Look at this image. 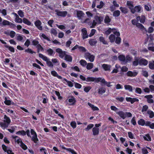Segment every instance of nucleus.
<instances>
[{"instance_id":"1","label":"nucleus","mask_w":154,"mask_h":154,"mask_svg":"<svg viewBox=\"0 0 154 154\" xmlns=\"http://www.w3.org/2000/svg\"><path fill=\"white\" fill-rule=\"evenodd\" d=\"M56 52L59 53V57L61 58H63V57H65L67 52L66 51H63L60 48H57L56 49Z\"/></svg>"},{"instance_id":"2","label":"nucleus","mask_w":154,"mask_h":154,"mask_svg":"<svg viewBox=\"0 0 154 154\" xmlns=\"http://www.w3.org/2000/svg\"><path fill=\"white\" fill-rule=\"evenodd\" d=\"M55 12L57 16L63 17H66L68 13L67 11H60L57 10H56Z\"/></svg>"},{"instance_id":"3","label":"nucleus","mask_w":154,"mask_h":154,"mask_svg":"<svg viewBox=\"0 0 154 154\" xmlns=\"http://www.w3.org/2000/svg\"><path fill=\"white\" fill-rule=\"evenodd\" d=\"M125 99L127 101L130 102L131 104H133L136 102H138L139 101V99L137 98H132L128 97H126L125 98Z\"/></svg>"},{"instance_id":"4","label":"nucleus","mask_w":154,"mask_h":154,"mask_svg":"<svg viewBox=\"0 0 154 154\" xmlns=\"http://www.w3.org/2000/svg\"><path fill=\"white\" fill-rule=\"evenodd\" d=\"M148 63V61L144 58H139V64L140 66H146Z\"/></svg>"},{"instance_id":"5","label":"nucleus","mask_w":154,"mask_h":154,"mask_svg":"<svg viewBox=\"0 0 154 154\" xmlns=\"http://www.w3.org/2000/svg\"><path fill=\"white\" fill-rule=\"evenodd\" d=\"M82 38L83 39L88 38V35L87 34V31L86 29L84 28L82 29Z\"/></svg>"},{"instance_id":"6","label":"nucleus","mask_w":154,"mask_h":154,"mask_svg":"<svg viewBox=\"0 0 154 154\" xmlns=\"http://www.w3.org/2000/svg\"><path fill=\"white\" fill-rule=\"evenodd\" d=\"M42 23L39 20H37L35 22V25L37 28L39 30L42 29V26H41Z\"/></svg>"},{"instance_id":"7","label":"nucleus","mask_w":154,"mask_h":154,"mask_svg":"<svg viewBox=\"0 0 154 154\" xmlns=\"http://www.w3.org/2000/svg\"><path fill=\"white\" fill-rule=\"evenodd\" d=\"M76 14L78 19H82V17L84 16L85 14L82 11L78 10L77 11Z\"/></svg>"},{"instance_id":"8","label":"nucleus","mask_w":154,"mask_h":154,"mask_svg":"<svg viewBox=\"0 0 154 154\" xmlns=\"http://www.w3.org/2000/svg\"><path fill=\"white\" fill-rule=\"evenodd\" d=\"M142 8L140 6H135L133 10H131V12L133 13H134L135 12H139L141 9Z\"/></svg>"},{"instance_id":"9","label":"nucleus","mask_w":154,"mask_h":154,"mask_svg":"<svg viewBox=\"0 0 154 154\" xmlns=\"http://www.w3.org/2000/svg\"><path fill=\"white\" fill-rule=\"evenodd\" d=\"M127 75L128 76L134 77L137 74V72L135 71L133 72L131 71H128L127 73Z\"/></svg>"},{"instance_id":"10","label":"nucleus","mask_w":154,"mask_h":154,"mask_svg":"<svg viewBox=\"0 0 154 154\" xmlns=\"http://www.w3.org/2000/svg\"><path fill=\"white\" fill-rule=\"evenodd\" d=\"M137 19L138 21L140 22L141 23H144L145 22V18L144 16H138L137 17Z\"/></svg>"},{"instance_id":"11","label":"nucleus","mask_w":154,"mask_h":154,"mask_svg":"<svg viewBox=\"0 0 154 154\" xmlns=\"http://www.w3.org/2000/svg\"><path fill=\"white\" fill-rule=\"evenodd\" d=\"M144 97L147 99V101L149 103H152L153 102V100L152 99L153 97L152 95H147L145 96Z\"/></svg>"},{"instance_id":"12","label":"nucleus","mask_w":154,"mask_h":154,"mask_svg":"<svg viewBox=\"0 0 154 154\" xmlns=\"http://www.w3.org/2000/svg\"><path fill=\"white\" fill-rule=\"evenodd\" d=\"M64 60L66 61L72 62V57L70 55L66 54L64 57Z\"/></svg>"},{"instance_id":"13","label":"nucleus","mask_w":154,"mask_h":154,"mask_svg":"<svg viewBox=\"0 0 154 154\" xmlns=\"http://www.w3.org/2000/svg\"><path fill=\"white\" fill-rule=\"evenodd\" d=\"M133 60V57L132 56L129 55L126 56L125 57V63H129L132 61Z\"/></svg>"},{"instance_id":"14","label":"nucleus","mask_w":154,"mask_h":154,"mask_svg":"<svg viewBox=\"0 0 154 154\" xmlns=\"http://www.w3.org/2000/svg\"><path fill=\"white\" fill-rule=\"evenodd\" d=\"M117 114L118 115L123 119H125L126 117L125 112L122 111H119L118 112H117Z\"/></svg>"},{"instance_id":"15","label":"nucleus","mask_w":154,"mask_h":154,"mask_svg":"<svg viewBox=\"0 0 154 154\" xmlns=\"http://www.w3.org/2000/svg\"><path fill=\"white\" fill-rule=\"evenodd\" d=\"M4 122L8 125H10L11 121L10 118L7 116L6 115H5L4 116Z\"/></svg>"},{"instance_id":"16","label":"nucleus","mask_w":154,"mask_h":154,"mask_svg":"<svg viewBox=\"0 0 154 154\" xmlns=\"http://www.w3.org/2000/svg\"><path fill=\"white\" fill-rule=\"evenodd\" d=\"M62 148L63 149L66 150L71 152L72 154H77L74 150L70 148H67L63 146Z\"/></svg>"},{"instance_id":"17","label":"nucleus","mask_w":154,"mask_h":154,"mask_svg":"<svg viewBox=\"0 0 154 154\" xmlns=\"http://www.w3.org/2000/svg\"><path fill=\"white\" fill-rule=\"evenodd\" d=\"M124 88L125 90L128 91L130 92H132L133 91L132 87L129 85H124Z\"/></svg>"},{"instance_id":"18","label":"nucleus","mask_w":154,"mask_h":154,"mask_svg":"<svg viewBox=\"0 0 154 154\" xmlns=\"http://www.w3.org/2000/svg\"><path fill=\"white\" fill-rule=\"evenodd\" d=\"M119 60L124 63H125V56L123 54H121L118 56Z\"/></svg>"},{"instance_id":"19","label":"nucleus","mask_w":154,"mask_h":154,"mask_svg":"<svg viewBox=\"0 0 154 154\" xmlns=\"http://www.w3.org/2000/svg\"><path fill=\"white\" fill-rule=\"evenodd\" d=\"M68 101L69 103H71L70 104V105H75L76 102L75 98L73 96H72L71 98L69 99Z\"/></svg>"},{"instance_id":"20","label":"nucleus","mask_w":154,"mask_h":154,"mask_svg":"<svg viewBox=\"0 0 154 154\" xmlns=\"http://www.w3.org/2000/svg\"><path fill=\"white\" fill-rule=\"evenodd\" d=\"M96 81V78L92 77H89L86 78V82H93Z\"/></svg>"},{"instance_id":"21","label":"nucleus","mask_w":154,"mask_h":154,"mask_svg":"<svg viewBox=\"0 0 154 154\" xmlns=\"http://www.w3.org/2000/svg\"><path fill=\"white\" fill-rule=\"evenodd\" d=\"M31 140L33 141V142L35 143H38V142L39 140L37 137V134H35L34 136H33L31 138Z\"/></svg>"},{"instance_id":"22","label":"nucleus","mask_w":154,"mask_h":154,"mask_svg":"<svg viewBox=\"0 0 154 154\" xmlns=\"http://www.w3.org/2000/svg\"><path fill=\"white\" fill-rule=\"evenodd\" d=\"M39 57L40 58H41L43 60L47 62V61L49 60V58H48L47 57L43 55V54L39 53Z\"/></svg>"},{"instance_id":"23","label":"nucleus","mask_w":154,"mask_h":154,"mask_svg":"<svg viewBox=\"0 0 154 154\" xmlns=\"http://www.w3.org/2000/svg\"><path fill=\"white\" fill-rule=\"evenodd\" d=\"M88 24L91 28H93L96 25V22L95 20H94L93 22L91 21L89 22Z\"/></svg>"},{"instance_id":"24","label":"nucleus","mask_w":154,"mask_h":154,"mask_svg":"<svg viewBox=\"0 0 154 154\" xmlns=\"http://www.w3.org/2000/svg\"><path fill=\"white\" fill-rule=\"evenodd\" d=\"M127 4L129 8L130 9L131 12V10H133L134 8V6L133 5V3L131 2L127 1Z\"/></svg>"},{"instance_id":"25","label":"nucleus","mask_w":154,"mask_h":154,"mask_svg":"<svg viewBox=\"0 0 154 154\" xmlns=\"http://www.w3.org/2000/svg\"><path fill=\"white\" fill-rule=\"evenodd\" d=\"M139 64V59L137 57H134V61L133 62V65L134 66H137Z\"/></svg>"},{"instance_id":"26","label":"nucleus","mask_w":154,"mask_h":154,"mask_svg":"<svg viewBox=\"0 0 154 154\" xmlns=\"http://www.w3.org/2000/svg\"><path fill=\"white\" fill-rule=\"evenodd\" d=\"M137 123L139 125L142 126H144L145 124V121L143 119H141L138 120L137 122Z\"/></svg>"},{"instance_id":"27","label":"nucleus","mask_w":154,"mask_h":154,"mask_svg":"<svg viewBox=\"0 0 154 154\" xmlns=\"http://www.w3.org/2000/svg\"><path fill=\"white\" fill-rule=\"evenodd\" d=\"M48 52V54L50 56H52L53 54H55V53L54 52L53 50L51 48H49L46 51Z\"/></svg>"},{"instance_id":"28","label":"nucleus","mask_w":154,"mask_h":154,"mask_svg":"<svg viewBox=\"0 0 154 154\" xmlns=\"http://www.w3.org/2000/svg\"><path fill=\"white\" fill-rule=\"evenodd\" d=\"M102 66L103 69L106 71L109 70L111 67L110 65L106 64H103Z\"/></svg>"},{"instance_id":"29","label":"nucleus","mask_w":154,"mask_h":154,"mask_svg":"<svg viewBox=\"0 0 154 154\" xmlns=\"http://www.w3.org/2000/svg\"><path fill=\"white\" fill-rule=\"evenodd\" d=\"M63 80L67 83V85L69 87H72L73 86V83L71 81L67 80L65 78H64Z\"/></svg>"},{"instance_id":"30","label":"nucleus","mask_w":154,"mask_h":154,"mask_svg":"<svg viewBox=\"0 0 154 154\" xmlns=\"http://www.w3.org/2000/svg\"><path fill=\"white\" fill-rule=\"evenodd\" d=\"M89 43L91 45H94L96 44V40L94 39H91L89 41Z\"/></svg>"},{"instance_id":"31","label":"nucleus","mask_w":154,"mask_h":154,"mask_svg":"<svg viewBox=\"0 0 154 154\" xmlns=\"http://www.w3.org/2000/svg\"><path fill=\"white\" fill-rule=\"evenodd\" d=\"M116 37L113 34L110 35L109 37V39L111 42H113L115 41Z\"/></svg>"},{"instance_id":"32","label":"nucleus","mask_w":154,"mask_h":154,"mask_svg":"<svg viewBox=\"0 0 154 154\" xmlns=\"http://www.w3.org/2000/svg\"><path fill=\"white\" fill-rule=\"evenodd\" d=\"M148 49L149 50L154 51V44L153 43L149 44L148 45Z\"/></svg>"},{"instance_id":"33","label":"nucleus","mask_w":154,"mask_h":154,"mask_svg":"<svg viewBox=\"0 0 154 154\" xmlns=\"http://www.w3.org/2000/svg\"><path fill=\"white\" fill-rule=\"evenodd\" d=\"M112 32L115 35L117 36H119L120 35V34L119 32L116 29H112Z\"/></svg>"},{"instance_id":"34","label":"nucleus","mask_w":154,"mask_h":154,"mask_svg":"<svg viewBox=\"0 0 154 154\" xmlns=\"http://www.w3.org/2000/svg\"><path fill=\"white\" fill-rule=\"evenodd\" d=\"M36 48L37 49V52L39 53L40 51H44V48L43 47L41 46V45L39 44L36 46Z\"/></svg>"},{"instance_id":"35","label":"nucleus","mask_w":154,"mask_h":154,"mask_svg":"<svg viewBox=\"0 0 154 154\" xmlns=\"http://www.w3.org/2000/svg\"><path fill=\"white\" fill-rule=\"evenodd\" d=\"M103 17L99 16L97 15V23H100L103 21Z\"/></svg>"},{"instance_id":"36","label":"nucleus","mask_w":154,"mask_h":154,"mask_svg":"<svg viewBox=\"0 0 154 154\" xmlns=\"http://www.w3.org/2000/svg\"><path fill=\"white\" fill-rule=\"evenodd\" d=\"M23 22L24 23L28 25H30L31 24V23L30 21L26 18H23Z\"/></svg>"},{"instance_id":"37","label":"nucleus","mask_w":154,"mask_h":154,"mask_svg":"<svg viewBox=\"0 0 154 154\" xmlns=\"http://www.w3.org/2000/svg\"><path fill=\"white\" fill-rule=\"evenodd\" d=\"M5 47L6 48H8L9 50L12 53H14L15 52L14 49L12 47L8 45H5Z\"/></svg>"},{"instance_id":"38","label":"nucleus","mask_w":154,"mask_h":154,"mask_svg":"<svg viewBox=\"0 0 154 154\" xmlns=\"http://www.w3.org/2000/svg\"><path fill=\"white\" fill-rule=\"evenodd\" d=\"M17 135H21L22 136H25L26 134V132L24 130L19 131L16 133Z\"/></svg>"},{"instance_id":"39","label":"nucleus","mask_w":154,"mask_h":154,"mask_svg":"<svg viewBox=\"0 0 154 154\" xmlns=\"http://www.w3.org/2000/svg\"><path fill=\"white\" fill-rule=\"evenodd\" d=\"M143 138L145 140L148 141H151V138L148 134H146L143 136Z\"/></svg>"},{"instance_id":"40","label":"nucleus","mask_w":154,"mask_h":154,"mask_svg":"<svg viewBox=\"0 0 154 154\" xmlns=\"http://www.w3.org/2000/svg\"><path fill=\"white\" fill-rule=\"evenodd\" d=\"M4 103L6 105L9 106L11 104V101L10 100H8L6 97H5V98Z\"/></svg>"},{"instance_id":"41","label":"nucleus","mask_w":154,"mask_h":154,"mask_svg":"<svg viewBox=\"0 0 154 154\" xmlns=\"http://www.w3.org/2000/svg\"><path fill=\"white\" fill-rule=\"evenodd\" d=\"M106 89L105 88L101 87L99 90L98 93L100 94H102L105 92Z\"/></svg>"},{"instance_id":"42","label":"nucleus","mask_w":154,"mask_h":154,"mask_svg":"<svg viewBox=\"0 0 154 154\" xmlns=\"http://www.w3.org/2000/svg\"><path fill=\"white\" fill-rule=\"evenodd\" d=\"M20 146L24 150H26L27 149V147L23 142L21 141Z\"/></svg>"},{"instance_id":"43","label":"nucleus","mask_w":154,"mask_h":154,"mask_svg":"<svg viewBox=\"0 0 154 154\" xmlns=\"http://www.w3.org/2000/svg\"><path fill=\"white\" fill-rule=\"evenodd\" d=\"M39 44L38 41L37 39H35L32 41V45L34 46H37Z\"/></svg>"},{"instance_id":"44","label":"nucleus","mask_w":154,"mask_h":154,"mask_svg":"<svg viewBox=\"0 0 154 154\" xmlns=\"http://www.w3.org/2000/svg\"><path fill=\"white\" fill-rule=\"evenodd\" d=\"M47 66L50 67H53L54 66L53 64L52 63V62L50 60V59L48 60L47 62H46Z\"/></svg>"},{"instance_id":"45","label":"nucleus","mask_w":154,"mask_h":154,"mask_svg":"<svg viewBox=\"0 0 154 154\" xmlns=\"http://www.w3.org/2000/svg\"><path fill=\"white\" fill-rule=\"evenodd\" d=\"M87 65L86 68L88 69H91L93 67V64L92 63H88Z\"/></svg>"},{"instance_id":"46","label":"nucleus","mask_w":154,"mask_h":154,"mask_svg":"<svg viewBox=\"0 0 154 154\" xmlns=\"http://www.w3.org/2000/svg\"><path fill=\"white\" fill-rule=\"evenodd\" d=\"M110 109L111 110L115 111L117 114V112H118L119 109L118 108L116 107L115 106H110Z\"/></svg>"},{"instance_id":"47","label":"nucleus","mask_w":154,"mask_h":154,"mask_svg":"<svg viewBox=\"0 0 154 154\" xmlns=\"http://www.w3.org/2000/svg\"><path fill=\"white\" fill-rule=\"evenodd\" d=\"M135 92L136 93L141 94L142 93V91L140 88L137 87L136 88Z\"/></svg>"},{"instance_id":"48","label":"nucleus","mask_w":154,"mask_h":154,"mask_svg":"<svg viewBox=\"0 0 154 154\" xmlns=\"http://www.w3.org/2000/svg\"><path fill=\"white\" fill-rule=\"evenodd\" d=\"M148 108V106L147 105H145L144 106H143L141 111L144 114V112L147 110Z\"/></svg>"},{"instance_id":"49","label":"nucleus","mask_w":154,"mask_h":154,"mask_svg":"<svg viewBox=\"0 0 154 154\" xmlns=\"http://www.w3.org/2000/svg\"><path fill=\"white\" fill-rule=\"evenodd\" d=\"M100 82L103 84V83L105 82V80L104 79L101 78H97V82Z\"/></svg>"},{"instance_id":"50","label":"nucleus","mask_w":154,"mask_h":154,"mask_svg":"<svg viewBox=\"0 0 154 154\" xmlns=\"http://www.w3.org/2000/svg\"><path fill=\"white\" fill-rule=\"evenodd\" d=\"M81 65L83 66H85L87 64V62L84 60H81L80 61Z\"/></svg>"},{"instance_id":"51","label":"nucleus","mask_w":154,"mask_h":154,"mask_svg":"<svg viewBox=\"0 0 154 154\" xmlns=\"http://www.w3.org/2000/svg\"><path fill=\"white\" fill-rule=\"evenodd\" d=\"M100 41L102 42L104 44H107V42L106 41L104 38L102 37H100L99 38Z\"/></svg>"},{"instance_id":"52","label":"nucleus","mask_w":154,"mask_h":154,"mask_svg":"<svg viewBox=\"0 0 154 154\" xmlns=\"http://www.w3.org/2000/svg\"><path fill=\"white\" fill-rule=\"evenodd\" d=\"M17 17L15 18V22L17 23H22L23 20L21 18H19L18 15H17Z\"/></svg>"},{"instance_id":"53","label":"nucleus","mask_w":154,"mask_h":154,"mask_svg":"<svg viewBox=\"0 0 154 154\" xmlns=\"http://www.w3.org/2000/svg\"><path fill=\"white\" fill-rule=\"evenodd\" d=\"M2 149L5 152H7H7L9 151L10 149H7V147L5 146V144H2Z\"/></svg>"},{"instance_id":"54","label":"nucleus","mask_w":154,"mask_h":154,"mask_svg":"<svg viewBox=\"0 0 154 154\" xmlns=\"http://www.w3.org/2000/svg\"><path fill=\"white\" fill-rule=\"evenodd\" d=\"M120 14V11L119 10L114 11L113 13V16L115 17H117Z\"/></svg>"},{"instance_id":"55","label":"nucleus","mask_w":154,"mask_h":154,"mask_svg":"<svg viewBox=\"0 0 154 154\" xmlns=\"http://www.w3.org/2000/svg\"><path fill=\"white\" fill-rule=\"evenodd\" d=\"M147 113L149 115V117L151 118H153L154 116V112L151 110H148Z\"/></svg>"},{"instance_id":"56","label":"nucleus","mask_w":154,"mask_h":154,"mask_svg":"<svg viewBox=\"0 0 154 154\" xmlns=\"http://www.w3.org/2000/svg\"><path fill=\"white\" fill-rule=\"evenodd\" d=\"M55 92L56 95L58 97V99L61 100L62 99L63 97L60 96V94L59 92L57 91H55Z\"/></svg>"},{"instance_id":"57","label":"nucleus","mask_w":154,"mask_h":154,"mask_svg":"<svg viewBox=\"0 0 154 154\" xmlns=\"http://www.w3.org/2000/svg\"><path fill=\"white\" fill-rule=\"evenodd\" d=\"M0 126L2 128H7L8 127V125L5 123L3 122H0Z\"/></svg>"},{"instance_id":"58","label":"nucleus","mask_w":154,"mask_h":154,"mask_svg":"<svg viewBox=\"0 0 154 154\" xmlns=\"http://www.w3.org/2000/svg\"><path fill=\"white\" fill-rule=\"evenodd\" d=\"M94 126V125L93 124H90L88 125L86 128L85 129V130L86 131H88L92 128Z\"/></svg>"},{"instance_id":"59","label":"nucleus","mask_w":154,"mask_h":154,"mask_svg":"<svg viewBox=\"0 0 154 154\" xmlns=\"http://www.w3.org/2000/svg\"><path fill=\"white\" fill-rule=\"evenodd\" d=\"M3 26H6L10 25V22L7 20H4L2 23Z\"/></svg>"},{"instance_id":"60","label":"nucleus","mask_w":154,"mask_h":154,"mask_svg":"<svg viewBox=\"0 0 154 154\" xmlns=\"http://www.w3.org/2000/svg\"><path fill=\"white\" fill-rule=\"evenodd\" d=\"M18 14L21 18H23L24 17V13L21 10H20L18 11Z\"/></svg>"},{"instance_id":"61","label":"nucleus","mask_w":154,"mask_h":154,"mask_svg":"<svg viewBox=\"0 0 154 154\" xmlns=\"http://www.w3.org/2000/svg\"><path fill=\"white\" fill-rule=\"evenodd\" d=\"M74 83L75 84V87L76 88L80 89L82 87V85L78 83L74 82Z\"/></svg>"},{"instance_id":"62","label":"nucleus","mask_w":154,"mask_h":154,"mask_svg":"<svg viewBox=\"0 0 154 154\" xmlns=\"http://www.w3.org/2000/svg\"><path fill=\"white\" fill-rule=\"evenodd\" d=\"M51 33L53 34L54 35H56L57 34L56 30L54 28H52L51 30Z\"/></svg>"},{"instance_id":"63","label":"nucleus","mask_w":154,"mask_h":154,"mask_svg":"<svg viewBox=\"0 0 154 154\" xmlns=\"http://www.w3.org/2000/svg\"><path fill=\"white\" fill-rule=\"evenodd\" d=\"M136 26L141 29H145V28L144 27V26L140 23H138Z\"/></svg>"},{"instance_id":"64","label":"nucleus","mask_w":154,"mask_h":154,"mask_svg":"<svg viewBox=\"0 0 154 154\" xmlns=\"http://www.w3.org/2000/svg\"><path fill=\"white\" fill-rule=\"evenodd\" d=\"M149 68L151 69H154V61L149 63Z\"/></svg>"}]
</instances>
